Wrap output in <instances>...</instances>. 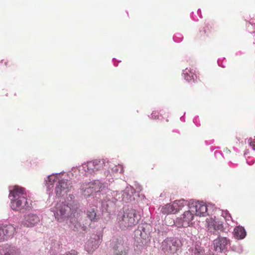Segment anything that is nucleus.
<instances>
[{
  "label": "nucleus",
  "mask_w": 255,
  "mask_h": 255,
  "mask_svg": "<svg viewBox=\"0 0 255 255\" xmlns=\"http://www.w3.org/2000/svg\"><path fill=\"white\" fill-rule=\"evenodd\" d=\"M9 197L10 199V207L13 210L21 211L28 210L31 208L32 202L27 199L25 189L15 185L10 190Z\"/></svg>",
  "instance_id": "obj_1"
},
{
  "label": "nucleus",
  "mask_w": 255,
  "mask_h": 255,
  "mask_svg": "<svg viewBox=\"0 0 255 255\" xmlns=\"http://www.w3.org/2000/svg\"><path fill=\"white\" fill-rule=\"evenodd\" d=\"M138 220L137 212L135 210L128 209L124 212L122 219L119 221L120 227L122 229L125 230L133 227L137 224Z\"/></svg>",
  "instance_id": "obj_2"
},
{
  "label": "nucleus",
  "mask_w": 255,
  "mask_h": 255,
  "mask_svg": "<svg viewBox=\"0 0 255 255\" xmlns=\"http://www.w3.org/2000/svg\"><path fill=\"white\" fill-rule=\"evenodd\" d=\"M181 247V242L177 238H167L162 243V250L167 254H174Z\"/></svg>",
  "instance_id": "obj_3"
},
{
  "label": "nucleus",
  "mask_w": 255,
  "mask_h": 255,
  "mask_svg": "<svg viewBox=\"0 0 255 255\" xmlns=\"http://www.w3.org/2000/svg\"><path fill=\"white\" fill-rule=\"evenodd\" d=\"M71 208L68 205L63 203H57L54 211V215L56 219L58 222H62L68 217V213L70 211Z\"/></svg>",
  "instance_id": "obj_4"
},
{
  "label": "nucleus",
  "mask_w": 255,
  "mask_h": 255,
  "mask_svg": "<svg viewBox=\"0 0 255 255\" xmlns=\"http://www.w3.org/2000/svg\"><path fill=\"white\" fill-rule=\"evenodd\" d=\"M194 214L190 210L185 211L181 216L176 219L175 224L178 228H186L190 226L193 220Z\"/></svg>",
  "instance_id": "obj_5"
},
{
  "label": "nucleus",
  "mask_w": 255,
  "mask_h": 255,
  "mask_svg": "<svg viewBox=\"0 0 255 255\" xmlns=\"http://www.w3.org/2000/svg\"><path fill=\"white\" fill-rule=\"evenodd\" d=\"M103 165L100 160H95L84 164L83 168L85 172L92 174L103 168Z\"/></svg>",
  "instance_id": "obj_6"
},
{
  "label": "nucleus",
  "mask_w": 255,
  "mask_h": 255,
  "mask_svg": "<svg viewBox=\"0 0 255 255\" xmlns=\"http://www.w3.org/2000/svg\"><path fill=\"white\" fill-rule=\"evenodd\" d=\"M71 188L70 183L67 180H60L55 188V192L58 196H64L69 192Z\"/></svg>",
  "instance_id": "obj_7"
},
{
  "label": "nucleus",
  "mask_w": 255,
  "mask_h": 255,
  "mask_svg": "<svg viewBox=\"0 0 255 255\" xmlns=\"http://www.w3.org/2000/svg\"><path fill=\"white\" fill-rule=\"evenodd\" d=\"M194 215L198 216H205L207 212L206 205L202 202H195L194 204L190 207Z\"/></svg>",
  "instance_id": "obj_8"
},
{
  "label": "nucleus",
  "mask_w": 255,
  "mask_h": 255,
  "mask_svg": "<svg viewBox=\"0 0 255 255\" xmlns=\"http://www.w3.org/2000/svg\"><path fill=\"white\" fill-rule=\"evenodd\" d=\"M207 223L208 229L210 232H213L214 231H222L223 230V225L221 222L210 218L207 220Z\"/></svg>",
  "instance_id": "obj_9"
},
{
  "label": "nucleus",
  "mask_w": 255,
  "mask_h": 255,
  "mask_svg": "<svg viewBox=\"0 0 255 255\" xmlns=\"http://www.w3.org/2000/svg\"><path fill=\"white\" fill-rule=\"evenodd\" d=\"M229 243V241L226 238H219L214 241V245L216 251L222 252Z\"/></svg>",
  "instance_id": "obj_10"
},
{
  "label": "nucleus",
  "mask_w": 255,
  "mask_h": 255,
  "mask_svg": "<svg viewBox=\"0 0 255 255\" xmlns=\"http://www.w3.org/2000/svg\"><path fill=\"white\" fill-rule=\"evenodd\" d=\"M176 206V205L174 204L173 203H172V204H167L161 208L160 211L164 215L175 214L177 213Z\"/></svg>",
  "instance_id": "obj_11"
},
{
  "label": "nucleus",
  "mask_w": 255,
  "mask_h": 255,
  "mask_svg": "<svg viewBox=\"0 0 255 255\" xmlns=\"http://www.w3.org/2000/svg\"><path fill=\"white\" fill-rule=\"evenodd\" d=\"M39 222L37 216L34 214L28 215L25 217L24 224L27 227H31Z\"/></svg>",
  "instance_id": "obj_12"
},
{
  "label": "nucleus",
  "mask_w": 255,
  "mask_h": 255,
  "mask_svg": "<svg viewBox=\"0 0 255 255\" xmlns=\"http://www.w3.org/2000/svg\"><path fill=\"white\" fill-rule=\"evenodd\" d=\"M4 234V240L11 237L15 232V228L11 225H7L1 228Z\"/></svg>",
  "instance_id": "obj_13"
},
{
  "label": "nucleus",
  "mask_w": 255,
  "mask_h": 255,
  "mask_svg": "<svg viewBox=\"0 0 255 255\" xmlns=\"http://www.w3.org/2000/svg\"><path fill=\"white\" fill-rule=\"evenodd\" d=\"M233 234L236 239H243L246 236V232L243 227L238 226L234 229Z\"/></svg>",
  "instance_id": "obj_14"
},
{
  "label": "nucleus",
  "mask_w": 255,
  "mask_h": 255,
  "mask_svg": "<svg viewBox=\"0 0 255 255\" xmlns=\"http://www.w3.org/2000/svg\"><path fill=\"white\" fill-rule=\"evenodd\" d=\"M127 247L123 244L118 243L114 247L116 255H126L127 254Z\"/></svg>",
  "instance_id": "obj_15"
},
{
  "label": "nucleus",
  "mask_w": 255,
  "mask_h": 255,
  "mask_svg": "<svg viewBox=\"0 0 255 255\" xmlns=\"http://www.w3.org/2000/svg\"><path fill=\"white\" fill-rule=\"evenodd\" d=\"M97 210L94 208H91L87 210V217L92 222H97L99 219V216L97 214Z\"/></svg>",
  "instance_id": "obj_16"
},
{
  "label": "nucleus",
  "mask_w": 255,
  "mask_h": 255,
  "mask_svg": "<svg viewBox=\"0 0 255 255\" xmlns=\"http://www.w3.org/2000/svg\"><path fill=\"white\" fill-rule=\"evenodd\" d=\"M183 75L184 78L188 81H191L194 79V76L195 75L193 70L190 69L186 68L183 72Z\"/></svg>",
  "instance_id": "obj_17"
},
{
  "label": "nucleus",
  "mask_w": 255,
  "mask_h": 255,
  "mask_svg": "<svg viewBox=\"0 0 255 255\" xmlns=\"http://www.w3.org/2000/svg\"><path fill=\"white\" fill-rule=\"evenodd\" d=\"M173 203L174 204L176 205V208L177 209V212L181 210L183 207L187 204V202L184 200H176Z\"/></svg>",
  "instance_id": "obj_18"
},
{
  "label": "nucleus",
  "mask_w": 255,
  "mask_h": 255,
  "mask_svg": "<svg viewBox=\"0 0 255 255\" xmlns=\"http://www.w3.org/2000/svg\"><path fill=\"white\" fill-rule=\"evenodd\" d=\"M91 188V191L93 193L99 192L101 187V184L99 182L89 183Z\"/></svg>",
  "instance_id": "obj_19"
},
{
  "label": "nucleus",
  "mask_w": 255,
  "mask_h": 255,
  "mask_svg": "<svg viewBox=\"0 0 255 255\" xmlns=\"http://www.w3.org/2000/svg\"><path fill=\"white\" fill-rule=\"evenodd\" d=\"M83 193L84 196H89L91 194H93L92 191H91V188L90 185V184L86 185V187H83Z\"/></svg>",
  "instance_id": "obj_20"
},
{
  "label": "nucleus",
  "mask_w": 255,
  "mask_h": 255,
  "mask_svg": "<svg viewBox=\"0 0 255 255\" xmlns=\"http://www.w3.org/2000/svg\"><path fill=\"white\" fill-rule=\"evenodd\" d=\"M20 252L15 248L10 249L8 252L4 253V255H19Z\"/></svg>",
  "instance_id": "obj_21"
},
{
  "label": "nucleus",
  "mask_w": 255,
  "mask_h": 255,
  "mask_svg": "<svg viewBox=\"0 0 255 255\" xmlns=\"http://www.w3.org/2000/svg\"><path fill=\"white\" fill-rule=\"evenodd\" d=\"M248 143L254 150H255V137L254 138L250 137L248 139Z\"/></svg>",
  "instance_id": "obj_22"
},
{
  "label": "nucleus",
  "mask_w": 255,
  "mask_h": 255,
  "mask_svg": "<svg viewBox=\"0 0 255 255\" xmlns=\"http://www.w3.org/2000/svg\"><path fill=\"white\" fill-rule=\"evenodd\" d=\"M159 117L158 113L157 111H153L151 114V118L153 119H157Z\"/></svg>",
  "instance_id": "obj_23"
},
{
  "label": "nucleus",
  "mask_w": 255,
  "mask_h": 255,
  "mask_svg": "<svg viewBox=\"0 0 255 255\" xmlns=\"http://www.w3.org/2000/svg\"><path fill=\"white\" fill-rule=\"evenodd\" d=\"M77 252L74 250H72L70 252L66 253L67 255H77Z\"/></svg>",
  "instance_id": "obj_24"
},
{
  "label": "nucleus",
  "mask_w": 255,
  "mask_h": 255,
  "mask_svg": "<svg viewBox=\"0 0 255 255\" xmlns=\"http://www.w3.org/2000/svg\"><path fill=\"white\" fill-rule=\"evenodd\" d=\"M1 228H0V242L4 240V234Z\"/></svg>",
  "instance_id": "obj_25"
},
{
  "label": "nucleus",
  "mask_w": 255,
  "mask_h": 255,
  "mask_svg": "<svg viewBox=\"0 0 255 255\" xmlns=\"http://www.w3.org/2000/svg\"><path fill=\"white\" fill-rule=\"evenodd\" d=\"M3 62H4V65H5V66H7V62H8L7 61H5V60H1V63H3Z\"/></svg>",
  "instance_id": "obj_26"
},
{
  "label": "nucleus",
  "mask_w": 255,
  "mask_h": 255,
  "mask_svg": "<svg viewBox=\"0 0 255 255\" xmlns=\"http://www.w3.org/2000/svg\"><path fill=\"white\" fill-rule=\"evenodd\" d=\"M74 216H76V218H78L80 216V214L79 213H76V215H74Z\"/></svg>",
  "instance_id": "obj_27"
},
{
  "label": "nucleus",
  "mask_w": 255,
  "mask_h": 255,
  "mask_svg": "<svg viewBox=\"0 0 255 255\" xmlns=\"http://www.w3.org/2000/svg\"><path fill=\"white\" fill-rule=\"evenodd\" d=\"M140 236L142 237V238H143V237H142V233L140 231Z\"/></svg>",
  "instance_id": "obj_28"
},
{
  "label": "nucleus",
  "mask_w": 255,
  "mask_h": 255,
  "mask_svg": "<svg viewBox=\"0 0 255 255\" xmlns=\"http://www.w3.org/2000/svg\"><path fill=\"white\" fill-rule=\"evenodd\" d=\"M72 219L71 220V222L72 223L73 222V220H72Z\"/></svg>",
  "instance_id": "obj_29"
}]
</instances>
